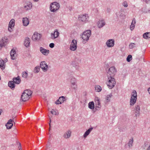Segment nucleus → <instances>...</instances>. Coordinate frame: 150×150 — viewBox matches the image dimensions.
<instances>
[{"instance_id": "3", "label": "nucleus", "mask_w": 150, "mask_h": 150, "mask_svg": "<svg viewBox=\"0 0 150 150\" xmlns=\"http://www.w3.org/2000/svg\"><path fill=\"white\" fill-rule=\"evenodd\" d=\"M137 94L136 91L133 90L131 94V97L130 100V105H134L136 102L137 99Z\"/></svg>"}, {"instance_id": "11", "label": "nucleus", "mask_w": 150, "mask_h": 150, "mask_svg": "<svg viewBox=\"0 0 150 150\" xmlns=\"http://www.w3.org/2000/svg\"><path fill=\"white\" fill-rule=\"evenodd\" d=\"M8 41V40L7 37H5L2 38L0 41V46L1 47L4 46L7 44V42Z\"/></svg>"}, {"instance_id": "50", "label": "nucleus", "mask_w": 150, "mask_h": 150, "mask_svg": "<svg viewBox=\"0 0 150 150\" xmlns=\"http://www.w3.org/2000/svg\"><path fill=\"white\" fill-rule=\"evenodd\" d=\"M136 23V21L135 18H133L132 20L131 24H134Z\"/></svg>"}, {"instance_id": "28", "label": "nucleus", "mask_w": 150, "mask_h": 150, "mask_svg": "<svg viewBox=\"0 0 150 150\" xmlns=\"http://www.w3.org/2000/svg\"><path fill=\"white\" fill-rule=\"evenodd\" d=\"M88 107L91 109H94L95 108L94 102L93 101L90 102L88 104Z\"/></svg>"}, {"instance_id": "25", "label": "nucleus", "mask_w": 150, "mask_h": 150, "mask_svg": "<svg viewBox=\"0 0 150 150\" xmlns=\"http://www.w3.org/2000/svg\"><path fill=\"white\" fill-rule=\"evenodd\" d=\"M23 23L24 26H27L29 23L28 19L26 17L23 18Z\"/></svg>"}, {"instance_id": "5", "label": "nucleus", "mask_w": 150, "mask_h": 150, "mask_svg": "<svg viewBox=\"0 0 150 150\" xmlns=\"http://www.w3.org/2000/svg\"><path fill=\"white\" fill-rule=\"evenodd\" d=\"M91 35V31L87 30L84 31L82 34L81 37L84 40L88 41Z\"/></svg>"}, {"instance_id": "26", "label": "nucleus", "mask_w": 150, "mask_h": 150, "mask_svg": "<svg viewBox=\"0 0 150 150\" xmlns=\"http://www.w3.org/2000/svg\"><path fill=\"white\" fill-rule=\"evenodd\" d=\"M93 128L91 127L88 129L83 134V137L86 138L89 135L90 132H91L93 129Z\"/></svg>"}, {"instance_id": "17", "label": "nucleus", "mask_w": 150, "mask_h": 150, "mask_svg": "<svg viewBox=\"0 0 150 150\" xmlns=\"http://www.w3.org/2000/svg\"><path fill=\"white\" fill-rule=\"evenodd\" d=\"M11 58L12 59H16V51L14 49H13L10 52Z\"/></svg>"}, {"instance_id": "53", "label": "nucleus", "mask_w": 150, "mask_h": 150, "mask_svg": "<svg viewBox=\"0 0 150 150\" xmlns=\"http://www.w3.org/2000/svg\"><path fill=\"white\" fill-rule=\"evenodd\" d=\"M19 144V146H18V148L19 149V150H21V144L19 142H18Z\"/></svg>"}, {"instance_id": "58", "label": "nucleus", "mask_w": 150, "mask_h": 150, "mask_svg": "<svg viewBox=\"0 0 150 150\" xmlns=\"http://www.w3.org/2000/svg\"><path fill=\"white\" fill-rule=\"evenodd\" d=\"M2 111V110L0 109V115H1V114Z\"/></svg>"}, {"instance_id": "12", "label": "nucleus", "mask_w": 150, "mask_h": 150, "mask_svg": "<svg viewBox=\"0 0 150 150\" xmlns=\"http://www.w3.org/2000/svg\"><path fill=\"white\" fill-rule=\"evenodd\" d=\"M105 24V23L103 19H100L97 22V26L98 28H100L103 27Z\"/></svg>"}, {"instance_id": "48", "label": "nucleus", "mask_w": 150, "mask_h": 150, "mask_svg": "<svg viewBox=\"0 0 150 150\" xmlns=\"http://www.w3.org/2000/svg\"><path fill=\"white\" fill-rule=\"evenodd\" d=\"M60 100H59V99H58L57 100H56V101L55 102V103L56 104H61V102H60V101H59Z\"/></svg>"}, {"instance_id": "51", "label": "nucleus", "mask_w": 150, "mask_h": 150, "mask_svg": "<svg viewBox=\"0 0 150 150\" xmlns=\"http://www.w3.org/2000/svg\"><path fill=\"white\" fill-rule=\"evenodd\" d=\"M46 147L47 148H50L51 147V145L50 142H48L47 144L46 145Z\"/></svg>"}, {"instance_id": "23", "label": "nucleus", "mask_w": 150, "mask_h": 150, "mask_svg": "<svg viewBox=\"0 0 150 150\" xmlns=\"http://www.w3.org/2000/svg\"><path fill=\"white\" fill-rule=\"evenodd\" d=\"M12 80L15 83L18 84L21 82V80L20 76H18L16 77H14L13 78Z\"/></svg>"}, {"instance_id": "57", "label": "nucleus", "mask_w": 150, "mask_h": 150, "mask_svg": "<svg viewBox=\"0 0 150 150\" xmlns=\"http://www.w3.org/2000/svg\"><path fill=\"white\" fill-rule=\"evenodd\" d=\"M146 150H150V145L148 146Z\"/></svg>"}, {"instance_id": "1", "label": "nucleus", "mask_w": 150, "mask_h": 150, "mask_svg": "<svg viewBox=\"0 0 150 150\" xmlns=\"http://www.w3.org/2000/svg\"><path fill=\"white\" fill-rule=\"evenodd\" d=\"M60 8V4L59 3L56 2L52 3L50 5V9L52 12H55Z\"/></svg>"}, {"instance_id": "18", "label": "nucleus", "mask_w": 150, "mask_h": 150, "mask_svg": "<svg viewBox=\"0 0 150 150\" xmlns=\"http://www.w3.org/2000/svg\"><path fill=\"white\" fill-rule=\"evenodd\" d=\"M21 98L22 101L25 102L28 100L30 97L25 94V93H23L21 95Z\"/></svg>"}, {"instance_id": "44", "label": "nucleus", "mask_w": 150, "mask_h": 150, "mask_svg": "<svg viewBox=\"0 0 150 150\" xmlns=\"http://www.w3.org/2000/svg\"><path fill=\"white\" fill-rule=\"evenodd\" d=\"M79 63L76 61H73L72 62V64L73 67L75 66L76 65H77V64H78Z\"/></svg>"}, {"instance_id": "56", "label": "nucleus", "mask_w": 150, "mask_h": 150, "mask_svg": "<svg viewBox=\"0 0 150 150\" xmlns=\"http://www.w3.org/2000/svg\"><path fill=\"white\" fill-rule=\"evenodd\" d=\"M148 92L149 93V94H150V88H148Z\"/></svg>"}, {"instance_id": "20", "label": "nucleus", "mask_w": 150, "mask_h": 150, "mask_svg": "<svg viewBox=\"0 0 150 150\" xmlns=\"http://www.w3.org/2000/svg\"><path fill=\"white\" fill-rule=\"evenodd\" d=\"M32 7V4L30 2H28L24 6V8L26 10H29L31 9Z\"/></svg>"}, {"instance_id": "52", "label": "nucleus", "mask_w": 150, "mask_h": 150, "mask_svg": "<svg viewBox=\"0 0 150 150\" xmlns=\"http://www.w3.org/2000/svg\"><path fill=\"white\" fill-rule=\"evenodd\" d=\"M76 69L77 70H78L79 69V64H77V65H76L75 66H74Z\"/></svg>"}, {"instance_id": "13", "label": "nucleus", "mask_w": 150, "mask_h": 150, "mask_svg": "<svg viewBox=\"0 0 150 150\" xmlns=\"http://www.w3.org/2000/svg\"><path fill=\"white\" fill-rule=\"evenodd\" d=\"M59 33L57 29H56L54 33H52L51 34V38L52 39L54 40L57 38L59 35Z\"/></svg>"}, {"instance_id": "41", "label": "nucleus", "mask_w": 150, "mask_h": 150, "mask_svg": "<svg viewBox=\"0 0 150 150\" xmlns=\"http://www.w3.org/2000/svg\"><path fill=\"white\" fill-rule=\"evenodd\" d=\"M135 44L134 43H131L129 45V48L130 49L134 48L135 47Z\"/></svg>"}, {"instance_id": "4", "label": "nucleus", "mask_w": 150, "mask_h": 150, "mask_svg": "<svg viewBox=\"0 0 150 150\" xmlns=\"http://www.w3.org/2000/svg\"><path fill=\"white\" fill-rule=\"evenodd\" d=\"M117 72L116 69L114 67H110L107 73V77H114Z\"/></svg>"}, {"instance_id": "35", "label": "nucleus", "mask_w": 150, "mask_h": 150, "mask_svg": "<svg viewBox=\"0 0 150 150\" xmlns=\"http://www.w3.org/2000/svg\"><path fill=\"white\" fill-rule=\"evenodd\" d=\"M95 90L98 92L102 90L101 87L99 85H97L95 87Z\"/></svg>"}, {"instance_id": "15", "label": "nucleus", "mask_w": 150, "mask_h": 150, "mask_svg": "<svg viewBox=\"0 0 150 150\" xmlns=\"http://www.w3.org/2000/svg\"><path fill=\"white\" fill-rule=\"evenodd\" d=\"M140 108L139 105L137 104V105H136L134 109V112H135V115L137 117L139 116L140 115Z\"/></svg>"}, {"instance_id": "59", "label": "nucleus", "mask_w": 150, "mask_h": 150, "mask_svg": "<svg viewBox=\"0 0 150 150\" xmlns=\"http://www.w3.org/2000/svg\"><path fill=\"white\" fill-rule=\"evenodd\" d=\"M39 0H34V1L37 2Z\"/></svg>"}, {"instance_id": "16", "label": "nucleus", "mask_w": 150, "mask_h": 150, "mask_svg": "<svg viewBox=\"0 0 150 150\" xmlns=\"http://www.w3.org/2000/svg\"><path fill=\"white\" fill-rule=\"evenodd\" d=\"M40 50L42 54L46 56L47 55L49 52V50L45 49L42 47H40Z\"/></svg>"}, {"instance_id": "2", "label": "nucleus", "mask_w": 150, "mask_h": 150, "mask_svg": "<svg viewBox=\"0 0 150 150\" xmlns=\"http://www.w3.org/2000/svg\"><path fill=\"white\" fill-rule=\"evenodd\" d=\"M108 81L107 82V85L110 89H112L114 87L116 83L115 79L114 77H108Z\"/></svg>"}, {"instance_id": "31", "label": "nucleus", "mask_w": 150, "mask_h": 150, "mask_svg": "<svg viewBox=\"0 0 150 150\" xmlns=\"http://www.w3.org/2000/svg\"><path fill=\"white\" fill-rule=\"evenodd\" d=\"M15 20L14 19H12L10 21L8 26L11 27H14L15 25Z\"/></svg>"}, {"instance_id": "19", "label": "nucleus", "mask_w": 150, "mask_h": 150, "mask_svg": "<svg viewBox=\"0 0 150 150\" xmlns=\"http://www.w3.org/2000/svg\"><path fill=\"white\" fill-rule=\"evenodd\" d=\"M12 122L13 120L11 119H10L8 120L7 123L6 124V126L7 129H11L12 128L13 125V124L12 123Z\"/></svg>"}, {"instance_id": "61", "label": "nucleus", "mask_w": 150, "mask_h": 150, "mask_svg": "<svg viewBox=\"0 0 150 150\" xmlns=\"http://www.w3.org/2000/svg\"><path fill=\"white\" fill-rule=\"evenodd\" d=\"M8 126H10V125H8Z\"/></svg>"}, {"instance_id": "10", "label": "nucleus", "mask_w": 150, "mask_h": 150, "mask_svg": "<svg viewBox=\"0 0 150 150\" xmlns=\"http://www.w3.org/2000/svg\"><path fill=\"white\" fill-rule=\"evenodd\" d=\"M41 35L40 34L37 33H35L32 37V39L34 41L39 40L41 38Z\"/></svg>"}, {"instance_id": "27", "label": "nucleus", "mask_w": 150, "mask_h": 150, "mask_svg": "<svg viewBox=\"0 0 150 150\" xmlns=\"http://www.w3.org/2000/svg\"><path fill=\"white\" fill-rule=\"evenodd\" d=\"M5 63L4 61L0 58V67L2 69H4L5 67Z\"/></svg>"}, {"instance_id": "29", "label": "nucleus", "mask_w": 150, "mask_h": 150, "mask_svg": "<svg viewBox=\"0 0 150 150\" xmlns=\"http://www.w3.org/2000/svg\"><path fill=\"white\" fill-rule=\"evenodd\" d=\"M112 95L111 93L109 95H107L105 97V102H108L110 101L111 98H112Z\"/></svg>"}, {"instance_id": "6", "label": "nucleus", "mask_w": 150, "mask_h": 150, "mask_svg": "<svg viewBox=\"0 0 150 150\" xmlns=\"http://www.w3.org/2000/svg\"><path fill=\"white\" fill-rule=\"evenodd\" d=\"M95 102L96 104V110L93 111V112H95L96 110H99L101 107V103L100 102V99L96 97L95 98Z\"/></svg>"}, {"instance_id": "24", "label": "nucleus", "mask_w": 150, "mask_h": 150, "mask_svg": "<svg viewBox=\"0 0 150 150\" xmlns=\"http://www.w3.org/2000/svg\"><path fill=\"white\" fill-rule=\"evenodd\" d=\"M71 135V132L70 130H69L66 132L63 135V137L65 139L69 138Z\"/></svg>"}, {"instance_id": "7", "label": "nucleus", "mask_w": 150, "mask_h": 150, "mask_svg": "<svg viewBox=\"0 0 150 150\" xmlns=\"http://www.w3.org/2000/svg\"><path fill=\"white\" fill-rule=\"evenodd\" d=\"M79 21L85 22L88 21L89 17L88 14L81 15L78 17Z\"/></svg>"}, {"instance_id": "14", "label": "nucleus", "mask_w": 150, "mask_h": 150, "mask_svg": "<svg viewBox=\"0 0 150 150\" xmlns=\"http://www.w3.org/2000/svg\"><path fill=\"white\" fill-rule=\"evenodd\" d=\"M107 46L108 47H112L114 45V40L113 39H111L107 40L106 43Z\"/></svg>"}, {"instance_id": "37", "label": "nucleus", "mask_w": 150, "mask_h": 150, "mask_svg": "<svg viewBox=\"0 0 150 150\" xmlns=\"http://www.w3.org/2000/svg\"><path fill=\"white\" fill-rule=\"evenodd\" d=\"M59 100L60 102H61V104L63 103L65 100V97L63 96H62L59 98Z\"/></svg>"}, {"instance_id": "21", "label": "nucleus", "mask_w": 150, "mask_h": 150, "mask_svg": "<svg viewBox=\"0 0 150 150\" xmlns=\"http://www.w3.org/2000/svg\"><path fill=\"white\" fill-rule=\"evenodd\" d=\"M15 83L12 81H9L8 82V86L12 90H14L15 87Z\"/></svg>"}, {"instance_id": "36", "label": "nucleus", "mask_w": 150, "mask_h": 150, "mask_svg": "<svg viewBox=\"0 0 150 150\" xmlns=\"http://www.w3.org/2000/svg\"><path fill=\"white\" fill-rule=\"evenodd\" d=\"M40 70L39 66L35 67L34 69V72L35 73H37L39 72Z\"/></svg>"}, {"instance_id": "22", "label": "nucleus", "mask_w": 150, "mask_h": 150, "mask_svg": "<svg viewBox=\"0 0 150 150\" xmlns=\"http://www.w3.org/2000/svg\"><path fill=\"white\" fill-rule=\"evenodd\" d=\"M30 40L28 37H26L24 41V45L26 47H28L30 46Z\"/></svg>"}, {"instance_id": "33", "label": "nucleus", "mask_w": 150, "mask_h": 150, "mask_svg": "<svg viewBox=\"0 0 150 150\" xmlns=\"http://www.w3.org/2000/svg\"><path fill=\"white\" fill-rule=\"evenodd\" d=\"M134 142V139L133 138L130 139L128 143V146L129 148L133 146V143Z\"/></svg>"}, {"instance_id": "60", "label": "nucleus", "mask_w": 150, "mask_h": 150, "mask_svg": "<svg viewBox=\"0 0 150 150\" xmlns=\"http://www.w3.org/2000/svg\"><path fill=\"white\" fill-rule=\"evenodd\" d=\"M126 145H125V147H126Z\"/></svg>"}, {"instance_id": "8", "label": "nucleus", "mask_w": 150, "mask_h": 150, "mask_svg": "<svg viewBox=\"0 0 150 150\" xmlns=\"http://www.w3.org/2000/svg\"><path fill=\"white\" fill-rule=\"evenodd\" d=\"M40 67L43 71L45 72L47 71L48 66L45 62H41L40 63Z\"/></svg>"}, {"instance_id": "55", "label": "nucleus", "mask_w": 150, "mask_h": 150, "mask_svg": "<svg viewBox=\"0 0 150 150\" xmlns=\"http://www.w3.org/2000/svg\"><path fill=\"white\" fill-rule=\"evenodd\" d=\"M49 119L50 120V123H49V125H50V123L51 122V118H50V117L49 116Z\"/></svg>"}, {"instance_id": "54", "label": "nucleus", "mask_w": 150, "mask_h": 150, "mask_svg": "<svg viewBox=\"0 0 150 150\" xmlns=\"http://www.w3.org/2000/svg\"><path fill=\"white\" fill-rule=\"evenodd\" d=\"M111 9L110 8H108L107 9V11L108 13H109Z\"/></svg>"}, {"instance_id": "34", "label": "nucleus", "mask_w": 150, "mask_h": 150, "mask_svg": "<svg viewBox=\"0 0 150 150\" xmlns=\"http://www.w3.org/2000/svg\"><path fill=\"white\" fill-rule=\"evenodd\" d=\"M76 79L73 77L71 78L70 79L71 84L76 83Z\"/></svg>"}, {"instance_id": "47", "label": "nucleus", "mask_w": 150, "mask_h": 150, "mask_svg": "<svg viewBox=\"0 0 150 150\" xmlns=\"http://www.w3.org/2000/svg\"><path fill=\"white\" fill-rule=\"evenodd\" d=\"M134 24H132L130 25V29L131 30H132L134 28Z\"/></svg>"}, {"instance_id": "32", "label": "nucleus", "mask_w": 150, "mask_h": 150, "mask_svg": "<svg viewBox=\"0 0 150 150\" xmlns=\"http://www.w3.org/2000/svg\"><path fill=\"white\" fill-rule=\"evenodd\" d=\"M23 93H25V94L29 97L31 95L32 92L30 90H27L24 91Z\"/></svg>"}, {"instance_id": "38", "label": "nucleus", "mask_w": 150, "mask_h": 150, "mask_svg": "<svg viewBox=\"0 0 150 150\" xmlns=\"http://www.w3.org/2000/svg\"><path fill=\"white\" fill-rule=\"evenodd\" d=\"M71 88H72L74 90H76L77 89V86L76 83L71 84Z\"/></svg>"}, {"instance_id": "49", "label": "nucleus", "mask_w": 150, "mask_h": 150, "mask_svg": "<svg viewBox=\"0 0 150 150\" xmlns=\"http://www.w3.org/2000/svg\"><path fill=\"white\" fill-rule=\"evenodd\" d=\"M144 2H145L146 3L148 4L150 2V0H143Z\"/></svg>"}, {"instance_id": "39", "label": "nucleus", "mask_w": 150, "mask_h": 150, "mask_svg": "<svg viewBox=\"0 0 150 150\" xmlns=\"http://www.w3.org/2000/svg\"><path fill=\"white\" fill-rule=\"evenodd\" d=\"M22 74L23 77L26 78L28 76V73L26 71L23 72Z\"/></svg>"}, {"instance_id": "30", "label": "nucleus", "mask_w": 150, "mask_h": 150, "mask_svg": "<svg viewBox=\"0 0 150 150\" xmlns=\"http://www.w3.org/2000/svg\"><path fill=\"white\" fill-rule=\"evenodd\" d=\"M143 36L144 38L146 39L150 38V33L146 32L145 33L143 34Z\"/></svg>"}, {"instance_id": "45", "label": "nucleus", "mask_w": 150, "mask_h": 150, "mask_svg": "<svg viewBox=\"0 0 150 150\" xmlns=\"http://www.w3.org/2000/svg\"><path fill=\"white\" fill-rule=\"evenodd\" d=\"M54 43H52L50 44L49 47H50L51 48H53L54 47Z\"/></svg>"}, {"instance_id": "46", "label": "nucleus", "mask_w": 150, "mask_h": 150, "mask_svg": "<svg viewBox=\"0 0 150 150\" xmlns=\"http://www.w3.org/2000/svg\"><path fill=\"white\" fill-rule=\"evenodd\" d=\"M13 27H11L10 26H8V30L10 32H11L12 31V28H13Z\"/></svg>"}, {"instance_id": "42", "label": "nucleus", "mask_w": 150, "mask_h": 150, "mask_svg": "<svg viewBox=\"0 0 150 150\" xmlns=\"http://www.w3.org/2000/svg\"><path fill=\"white\" fill-rule=\"evenodd\" d=\"M51 113L52 114L55 115H58L59 114L58 113H57L56 111H54L53 109H52V110L51 111Z\"/></svg>"}, {"instance_id": "40", "label": "nucleus", "mask_w": 150, "mask_h": 150, "mask_svg": "<svg viewBox=\"0 0 150 150\" xmlns=\"http://www.w3.org/2000/svg\"><path fill=\"white\" fill-rule=\"evenodd\" d=\"M132 57L131 55H128L127 58V61L128 62H130L132 60Z\"/></svg>"}, {"instance_id": "43", "label": "nucleus", "mask_w": 150, "mask_h": 150, "mask_svg": "<svg viewBox=\"0 0 150 150\" xmlns=\"http://www.w3.org/2000/svg\"><path fill=\"white\" fill-rule=\"evenodd\" d=\"M123 5L125 7H127L128 6L127 3V1H125L123 3Z\"/></svg>"}, {"instance_id": "9", "label": "nucleus", "mask_w": 150, "mask_h": 150, "mask_svg": "<svg viewBox=\"0 0 150 150\" xmlns=\"http://www.w3.org/2000/svg\"><path fill=\"white\" fill-rule=\"evenodd\" d=\"M77 48V41H76L73 39L71 42L70 45V49L72 51H75Z\"/></svg>"}]
</instances>
